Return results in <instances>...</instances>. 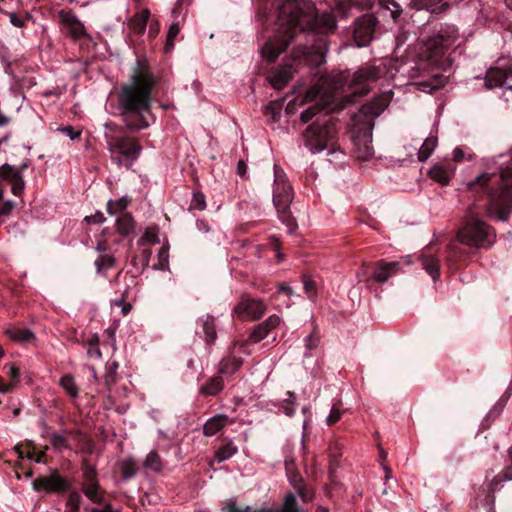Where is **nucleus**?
Returning <instances> with one entry per match:
<instances>
[{
    "label": "nucleus",
    "mask_w": 512,
    "mask_h": 512,
    "mask_svg": "<svg viewBox=\"0 0 512 512\" xmlns=\"http://www.w3.org/2000/svg\"><path fill=\"white\" fill-rule=\"evenodd\" d=\"M264 17L265 22L272 25V35L261 49L267 61L274 62L298 32L305 33L306 39V44L293 50L292 64L269 76L273 88L280 90L285 87L301 64L318 68L326 62L328 35L337 28L332 14H319L310 0H274Z\"/></svg>",
    "instance_id": "nucleus-1"
},
{
    "label": "nucleus",
    "mask_w": 512,
    "mask_h": 512,
    "mask_svg": "<svg viewBox=\"0 0 512 512\" xmlns=\"http://www.w3.org/2000/svg\"><path fill=\"white\" fill-rule=\"evenodd\" d=\"M160 80L147 59L138 58L128 81L121 84L116 92L114 114L121 117L131 133L150 126L148 116H152V96Z\"/></svg>",
    "instance_id": "nucleus-2"
},
{
    "label": "nucleus",
    "mask_w": 512,
    "mask_h": 512,
    "mask_svg": "<svg viewBox=\"0 0 512 512\" xmlns=\"http://www.w3.org/2000/svg\"><path fill=\"white\" fill-rule=\"evenodd\" d=\"M467 192L474 207H494L499 219L507 221L512 210V168H505L500 174H481L467 184Z\"/></svg>",
    "instance_id": "nucleus-3"
},
{
    "label": "nucleus",
    "mask_w": 512,
    "mask_h": 512,
    "mask_svg": "<svg viewBox=\"0 0 512 512\" xmlns=\"http://www.w3.org/2000/svg\"><path fill=\"white\" fill-rule=\"evenodd\" d=\"M323 109L324 107L315 104L300 115V120L303 123H308L317 116L302 132L303 144L313 154L325 149H334L338 142L337 120L328 117L327 114L320 115Z\"/></svg>",
    "instance_id": "nucleus-4"
},
{
    "label": "nucleus",
    "mask_w": 512,
    "mask_h": 512,
    "mask_svg": "<svg viewBox=\"0 0 512 512\" xmlns=\"http://www.w3.org/2000/svg\"><path fill=\"white\" fill-rule=\"evenodd\" d=\"M105 128L107 131L104 137L113 162L130 168L142 152L140 142L128 134L131 131L126 125L119 126L110 122L105 124Z\"/></svg>",
    "instance_id": "nucleus-5"
},
{
    "label": "nucleus",
    "mask_w": 512,
    "mask_h": 512,
    "mask_svg": "<svg viewBox=\"0 0 512 512\" xmlns=\"http://www.w3.org/2000/svg\"><path fill=\"white\" fill-rule=\"evenodd\" d=\"M473 208H469V217L462 228L457 233L458 240L461 244L475 248H489L496 239V233L493 227L487 223L477 219L474 214L477 212Z\"/></svg>",
    "instance_id": "nucleus-6"
},
{
    "label": "nucleus",
    "mask_w": 512,
    "mask_h": 512,
    "mask_svg": "<svg viewBox=\"0 0 512 512\" xmlns=\"http://www.w3.org/2000/svg\"><path fill=\"white\" fill-rule=\"evenodd\" d=\"M458 38V29L455 25H441L440 29L425 43V55L432 64H440L446 50Z\"/></svg>",
    "instance_id": "nucleus-7"
},
{
    "label": "nucleus",
    "mask_w": 512,
    "mask_h": 512,
    "mask_svg": "<svg viewBox=\"0 0 512 512\" xmlns=\"http://www.w3.org/2000/svg\"><path fill=\"white\" fill-rule=\"evenodd\" d=\"M292 200L293 189L290 184L273 186V204L280 220L287 226L290 233H293L298 227L297 221L290 210Z\"/></svg>",
    "instance_id": "nucleus-8"
},
{
    "label": "nucleus",
    "mask_w": 512,
    "mask_h": 512,
    "mask_svg": "<svg viewBox=\"0 0 512 512\" xmlns=\"http://www.w3.org/2000/svg\"><path fill=\"white\" fill-rule=\"evenodd\" d=\"M400 270L398 261L387 262L386 260H378L374 263L364 265L362 270L358 272L361 281L368 282L370 280L384 284L389 278L396 275Z\"/></svg>",
    "instance_id": "nucleus-9"
},
{
    "label": "nucleus",
    "mask_w": 512,
    "mask_h": 512,
    "mask_svg": "<svg viewBox=\"0 0 512 512\" xmlns=\"http://www.w3.org/2000/svg\"><path fill=\"white\" fill-rule=\"evenodd\" d=\"M379 21L373 14H365L355 21L354 40L359 47H365L374 39Z\"/></svg>",
    "instance_id": "nucleus-10"
},
{
    "label": "nucleus",
    "mask_w": 512,
    "mask_h": 512,
    "mask_svg": "<svg viewBox=\"0 0 512 512\" xmlns=\"http://www.w3.org/2000/svg\"><path fill=\"white\" fill-rule=\"evenodd\" d=\"M385 74L384 68L375 65H365L360 67L352 76L351 84L354 93L365 95L368 93V82L376 81Z\"/></svg>",
    "instance_id": "nucleus-11"
},
{
    "label": "nucleus",
    "mask_w": 512,
    "mask_h": 512,
    "mask_svg": "<svg viewBox=\"0 0 512 512\" xmlns=\"http://www.w3.org/2000/svg\"><path fill=\"white\" fill-rule=\"evenodd\" d=\"M265 304L258 299L242 296L241 300L234 307L233 313L241 320H258L265 313Z\"/></svg>",
    "instance_id": "nucleus-12"
},
{
    "label": "nucleus",
    "mask_w": 512,
    "mask_h": 512,
    "mask_svg": "<svg viewBox=\"0 0 512 512\" xmlns=\"http://www.w3.org/2000/svg\"><path fill=\"white\" fill-rule=\"evenodd\" d=\"M33 488L36 491L44 490L48 493L51 492H64L68 489L69 484L65 478H63L58 471H54L49 476H40L33 481Z\"/></svg>",
    "instance_id": "nucleus-13"
},
{
    "label": "nucleus",
    "mask_w": 512,
    "mask_h": 512,
    "mask_svg": "<svg viewBox=\"0 0 512 512\" xmlns=\"http://www.w3.org/2000/svg\"><path fill=\"white\" fill-rule=\"evenodd\" d=\"M0 178L11 184V192L13 195L20 196L22 194L25 182L19 169L7 163L3 164L0 167Z\"/></svg>",
    "instance_id": "nucleus-14"
},
{
    "label": "nucleus",
    "mask_w": 512,
    "mask_h": 512,
    "mask_svg": "<svg viewBox=\"0 0 512 512\" xmlns=\"http://www.w3.org/2000/svg\"><path fill=\"white\" fill-rule=\"evenodd\" d=\"M456 170L452 160L435 163L428 171V176L442 186L449 184Z\"/></svg>",
    "instance_id": "nucleus-15"
},
{
    "label": "nucleus",
    "mask_w": 512,
    "mask_h": 512,
    "mask_svg": "<svg viewBox=\"0 0 512 512\" xmlns=\"http://www.w3.org/2000/svg\"><path fill=\"white\" fill-rule=\"evenodd\" d=\"M419 260L423 269L434 281L440 278V259L435 255L433 246L424 248L419 256Z\"/></svg>",
    "instance_id": "nucleus-16"
},
{
    "label": "nucleus",
    "mask_w": 512,
    "mask_h": 512,
    "mask_svg": "<svg viewBox=\"0 0 512 512\" xmlns=\"http://www.w3.org/2000/svg\"><path fill=\"white\" fill-rule=\"evenodd\" d=\"M392 94V91H390L375 97L373 100L362 106V113L372 118L378 117L390 104Z\"/></svg>",
    "instance_id": "nucleus-17"
},
{
    "label": "nucleus",
    "mask_w": 512,
    "mask_h": 512,
    "mask_svg": "<svg viewBox=\"0 0 512 512\" xmlns=\"http://www.w3.org/2000/svg\"><path fill=\"white\" fill-rule=\"evenodd\" d=\"M280 323V317L277 315H271L264 322L256 325L252 332L250 333L246 342L248 343H258L263 340L269 332L277 327Z\"/></svg>",
    "instance_id": "nucleus-18"
},
{
    "label": "nucleus",
    "mask_w": 512,
    "mask_h": 512,
    "mask_svg": "<svg viewBox=\"0 0 512 512\" xmlns=\"http://www.w3.org/2000/svg\"><path fill=\"white\" fill-rule=\"evenodd\" d=\"M59 18L68 27L69 34L73 38L79 39L86 35L84 25L72 11L61 10Z\"/></svg>",
    "instance_id": "nucleus-19"
},
{
    "label": "nucleus",
    "mask_w": 512,
    "mask_h": 512,
    "mask_svg": "<svg viewBox=\"0 0 512 512\" xmlns=\"http://www.w3.org/2000/svg\"><path fill=\"white\" fill-rule=\"evenodd\" d=\"M508 74L505 70L495 67L490 68L486 72L484 86L487 89L503 87L506 84Z\"/></svg>",
    "instance_id": "nucleus-20"
},
{
    "label": "nucleus",
    "mask_w": 512,
    "mask_h": 512,
    "mask_svg": "<svg viewBox=\"0 0 512 512\" xmlns=\"http://www.w3.org/2000/svg\"><path fill=\"white\" fill-rule=\"evenodd\" d=\"M215 321V317L211 315L201 317L197 321V323L202 327L204 340L208 345L214 344L215 340L217 339Z\"/></svg>",
    "instance_id": "nucleus-21"
},
{
    "label": "nucleus",
    "mask_w": 512,
    "mask_h": 512,
    "mask_svg": "<svg viewBox=\"0 0 512 512\" xmlns=\"http://www.w3.org/2000/svg\"><path fill=\"white\" fill-rule=\"evenodd\" d=\"M229 422L228 416L224 414H218L206 421L203 426V434L207 437L214 436L222 428H224Z\"/></svg>",
    "instance_id": "nucleus-22"
},
{
    "label": "nucleus",
    "mask_w": 512,
    "mask_h": 512,
    "mask_svg": "<svg viewBox=\"0 0 512 512\" xmlns=\"http://www.w3.org/2000/svg\"><path fill=\"white\" fill-rule=\"evenodd\" d=\"M5 334L13 341L26 344L35 341V334L28 328L10 327L5 330Z\"/></svg>",
    "instance_id": "nucleus-23"
},
{
    "label": "nucleus",
    "mask_w": 512,
    "mask_h": 512,
    "mask_svg": "<svg viewBox=\"0 0 512 512\" xmlns=\"http://www.w3.org/2000/svg\"><path fill=\"white\" fill-rule=\"evenodd\" d=\"M469 256L467 249L461 247L458 244H450L447 249L446 261L450 267L464 261Z\"/></svg>",
    "instance_id": "nucleus-24"
},
{
    "label": "nucleus",
    "mask_w": 512,
    "mask_h": 512,
    "mask_svg": "<svg viewBox=\"0 0 512 512\" xmlns=\"http://www.w3.org/2000/svg\"><path fill=\"white\" fill-rule=\"evenodd\" d=\"M117 232L125 237L135 230V221L130 213H124L116 219L115 222Z\"/></svg>",
    "instance_id": "nucleus-25"
},
{
    "label": "nucleus",
    "mask_w": 512,
    "mask_h": 512,
    "mask_svg": "<svg viewBox=\"0 0 512 512\" xmlns=\"http://www.w3.org/2000/svg\"><path fill=\"white\" fill-rule=\"evenodd\" d=\"M150 12L148 10H142L140 13L134 15L128 23L130 30L135 34L141 35L145 32L147 22L149 20Z\"/></svg>",
    "instance_id": "nucleus-26"
},
{
    "label": "nucleus",
    "mask_w": 512,
    "mask_h": 512,
    "mask_svg": "<svg viewBox=\"0 0 512 512\" xmlns=\"http://www.w3.org/2000/svg\"><path fill=\"white\" fill-rule=\"evenodd\" d=\"M413 2L417 8L426 9L434 14H439L449 7L445 0H413Z\"/></svg>",
    "instance_id": "nucleus-27"
},
{
    "label": "nucleus",
    "mask_w": 512,
    "mask_h": 512,
    "mask_svg": "<svg viewBox=\"0 0 512 512\" xmlns=\"http://www.w3.org/2000/svg\"><path fill=\"white\" fill-rule=\"evenodd\" d=\"M224 387V382L221 376H214L207 380L200 388V393L205 396H215Z\"/></svg>",
    "instance_id": "nucleus-28"
},
{
    "label": "nucleus",
    "mask_w": 512,
    "mask_h": 512,
    "mask_svg": "<svg viewBox=\"0 0 512 512\" xmlns=\"http://www.w3.org/2000/svg\"><path fill=\"white\" fill-rule=\"evenodd\" d=\"M243 361L240 358L226 357L219 364V371L224 375H233L242 366Z\"/></svg>",
    "instance_id": "nucleus-29"
},
{
    "label": "nucleus",
    "mask_w": 512,
    "mask_h": 512,
    "mask_svg": "<svg viewBox=\"0 0 512 512\" xmlns=\"http://www.w3.org/2000/svg\"><path fill=\"white\" fill-rule=\"evenodd\" d=\"M437 143L438 138L436 135L431 134L427 137L418 151V160L420 162H425L435 150Z\"/></svg>",
    "instance_id": "nucleus-30"
},
{
    "label": "nucleus",
    "mask_w": 512,
    "mask_h": 512,
    "mask_svg": "<svg viewBox=\"0 0 512 512\" xmlns=\"http://www.w3.org/2000/svg\"><path fill=\"white\" fill-rule=\"evenodd\" d=\"M100 485L98 482L86 483L83 486V493L85 496L90 499L93 503L96 504H104V495L103 492L99 491Z\"/></svg>",
    "instance_id": "nucleus-31"
},
{
    "label": "nucleus",
    "mask_w": 512,
    "mask_h": 512,
    "mask_svg": "<svg viewBox=\"0 0 512 512\" xmlns=\"http://www.w3.org/2000/svg\"><path fill=\"white\" fill-rule=\"evenodd\" d=\"M238 452V447L234 445L232 441H228L227 443L221 445L215 451V459L220 463L225 460L230 459Z\"/></svg>",
    "instance_id": "nucleus-32"
},
{
    "label": "nucleus",
    "mask_w": 512,
    "mask_h": 512,
    "mask_svg": "<svg viewBox=\"0 0 512 512\" xmlns=\"http://www.w3.org/2000/svg\"><path fill=\"white\" fill-rule=\"evenodd\" d=\"M59 384L69 397H78L79 387L77 386L75 379L71 374L63 375L60 378Z\"/></svg>",
    "instance_id": "nucleus-33"
},
{
    "label": "nucleus",
    "mask_w": 512,
    "mask_h": 512,
    "mask_svg": "<svg viewBox=\"0 0 512 512\" xmlns=\"http://www.w3.org/2000/svg\"><path fill=\"white\" fill-rule=\"evenodd\" d=\"M508 476L509 475L506 469H504L502 472L496 475L488 484V492L490 494H494L496 491L500 490L503 487V482L512 480Z\"/></svg>",
    "instance_id": "nucleus-34"
},
{
    "label": "nucleus",
    "mask_w": 512,
    "mask_h": 512,
    "mask_svg": "<svg viewBox=\"0 0 512 512\" xmlns=\"http://www.w3.org/2000/svg\"><path fill=\"white\" fill-rule=\"evenodd\" d=\"M129 204V199L127 197H122L116 201H108L107 203V212L110 215L118 214L124 211Z\"/></svg>",
    "instance_id": "nucleus-35"
},
{
    "label": "nucleus",
    "mask_w": 512,
    "mask_h": 512,
    "mask_svg": "<svg viewBox=\"0 0 512 512\" xmlns=\"http://www.w3.org/2000/svg\"><path fill=\"white\" fill-rule=\"evenodd\" d=\"M81 469L83 472V478L86 481V483L98 482L96 479V476H97L96 468L90 464L88 459L82 460Z\"/></svg>",
    "instance_id": "nucleus-36"
},
{
    "label": "nucleus",
    "mask_w": 512,
    "mask_h": 512,
    "mask_svg": "<svg viewBox=\"0 0 512 512\" xmlns=\"http://www.w3.org/2000/svg\"><path fill=\"white\" fill-rule=\"evenodd\" d=\"M261 512H299L297 499L293 493H289L284 500L283 508L280 510L261 511Z\"/></svg>",
    "instance_id": "nucleus-37"
},
{
    "label": "nucleus",
    "mask_w": 512,
    "mask_h": 512,
    "mask_svg": "<svg viewBox=\"0 0 512 512\" xmlns=\"http://www.w3.org/2000/svg\"><path fill=\"white\" fill-rule=\"evenodd\" d=\"M81 502V494L77 491H72L67 498L65 512H78Z\"/></svg>",
    "instance_id": "nucleus-38"
},
{
    "label": "nucleus",
    "mask_w": 512,
    "mask_h": 512,
    "mask_svg": "<svg viewBox=\"0 0 512 512\" xmlns=\"http://www.w3.org/2000/svg\"><path fill=\"white\" fill-rule=\"evenodd\" d=\"M180 32V27L178 23H172L167 32L166 42L164 46V51L166 53L170 52L174 48V40Z\"/></svg>",
    "instance_id": "nucleus-39"
},
{
    "label": "nucleus",
    "mask_w": 512,
    "mask_h": 512,
    "mask_svg": "<svg viewBox=\"0 0 512 512\" xmlns=\"http://www.w3.org/2000/svg\"><path fill=\"white\" fill-rule=\"evenodd\" d=\"M282 102L270 101L264 109V114L270 116L273 121H277L281 117Z\"/></svg>",
    "instance_id": "nucleus-40"
},
{
    "label": "nucleus",
    "mask_w": 512,
    "mask_h": 512,
    "mask_svg": "<svg viewBox=\"0 0 512 512\" xmlns=\"http://www.w3.org/2000/svg\"><path fill=\"white\" fill-rule=\"evenodd\" d=\"M115 258L111 255L103 254L100 255L95 260V266L97 268V272H102L103 270H108L115 265Z\"/></svg>",
    "instance_id": "nucleus-41"
},
{
    "label": "nucleus",
    "mask_w": 512,
    "mask_h": 512,
    "mask_svg": "<svg viewBox=\"0 0 512 512\" xmlns=\"http://www.w3.org/2000/svg\"><path fill=\"white\" fill-rule=\"evenodd\" d=\"M144 466L155 472L160 471L162 463L159 454L156 451H151L145 459Z\"/></svg>",
    "instance_id": "nucleus-42"
},
{
    "label": "nucleus",
    "mask_w": 512,
    "mask_h": 512,
    "mask_svg": "<svg viewBox=\"0 0 512 512\" xmlns=\"http://www.w3.org/2000/svg\"><path fill=\"white\" fill-rule=\"evenodd\" d=\"M286 395L288 396V398H286L282 401L281 408H282L283 412L285 413V415L291 417L295 413V407H296L295 394L291 391H287Z\"/></svg>",
    "instance_id": "nucleus-43"
},
{
    "label": "nucleus",
    "mask_w": 512,
    "mask_h": 512,
    "mask_svg": "<svg viewBox=\"0 0 512 512\" xmlns=\"http://www.w3.org/2000/svg\"><path fill=\"white\" fill-rule=\"evenodd\" d=\"M49 441L51 445L57 450L71 449V445L69 444L67 438L58 433H51L49 435Z\"/></svg>",
    "instance_id": "nucleus-44"
},
{
    "label": "nucleus",
    "mask_w": 512,
    "mask_h": 512,
    "mask_svg": "<svg viewBox=\"0 0 512 512\" xmlns=\"http://www.w3.org/2000/svg\"><path fill=\"white\" fill-rule=\"evenodd\" d=\"M380 5L389 10L391 17L396 21L402 13L400 5L395 0H380Z\"/></svg>",
    "instance_id": "nucleus-45"
},
{
    "label": "nucleus",
    "mask_w": 512,
    "mask_h": 512,
    "mask_svg": "<svg viewBox=\"0 0 512 512\" xmlns=\"http://www.w3.org/2000/svg\"><path fill=\"white\" fill-rule=\"evenodd\" d=\"M510 395L511 390L508 388L507 391L500 397V399L494 405V407L490 410L489 417H496L502 412L504 406L506 405L508 399L510 398Z\"/></svg>",
    "instance_id": "nucleus-46"
},
{
    "label": "nucleus",
    "mask_w": 512,
    "mask_h": 512,
    "mask_svg": "<svg viewBox=\"0 0 512 512\" xmlns=\"http://www.w3.org/2000/svg\"><path fill=\"white\" fill-rule=\"evenodd\" d=\"M151 254L152 252L150 249H143L139 256H134L132 258L131 264L134 267H137L138 263L140 262L143 271L149 265Z\"/></svg>",
    "instance_id": "nucleus-47"
},
{
    "label": "nucleus",
    "mask_w": 512,
    "mask_h": 512,
    "mask_svg": "<svg viewBox=\"0 0 512 512\" xmlns=\"http://www.w3.org/2000/svg\"><path fill=\"white\" fill-rule=\"evenodd\" d=\"M119 365L116 361L109 362L106 365L105 383L107 386L112 385L116 381V372Z\"/></svg>",
    "instance_id": "nucleus-48"
},
{
    "label": "nucleus",
    "mask_w": 512,
    "mask_h": 512,
    "mask_svg": "<svg viewBox=\"0 0 512 512\" xmlns=\"http://www.w3.org/2000/svg\"><path fill=\"white\" fill-rule=\"evenodd\" d=\"M7 15L9 16L11 24L18 28L25 27L26 22L32 18L29 13H26L24 16H20L14 12H9Z\"/></svg>",
    "instance_id": "nucleus-49"
},
{
    "label": "nucleus",
    "mask_w": 512,
    "mask_h": 512,
    "mask_svg": "<svg viewBox=\"0 0 512 512\" xmlns=\"http://www.w3.org/2000/svg\"><path fill=\"white\" fill-rule=\"evenodd\" d=\"M27 459L35 461L36 463L44 462L46 456L45 451H37L33 443L28 444Z\"/></svg>",
    "instance_id": "nucleus-50"
},
{
    "label": "nucleus",
    "mask_w": 512,
    "mask_h": 512,
    "mask_svg": "<svg viewBox=\"0 0 512 512\" xmlns=\"http://www.w3.org/2000/svg\"><path fill=\"white\" fill-rule=\"evenodd\" d=\"M136 471V464L133 461L128 460L123 462L121 466V473L124 479L132 478L133 476H135Z\"/></svg>",
    "instance_id": "nucleus-51"
},
{
    "label": "nucleus",
    "mask_w": 512,
    "mask_h": 512,
    "mask_svg": "<svg viewBox=\"0 0 512 512\" xmlns=\"http://www.w3.org/2000/svg\"><path fill=\"white\" fill-rule=\"evenodd\" d=\"M303 284H304V290H305L306 294L308 295V298L310 300H313L316 297V294H317L315 281H313L308 276H304L303 277Z\"/></svg>",
    "instance_id": "nucleus-52"
},
{
    "label": "nucleus",
    "mask_w": 512,
    "mask_h": 512,
    "mask_svg": "<svg viewBox=\"0 0 512 512\" xmlns=\"http://www.w3.org/2000/svg\"><path fill=\"white\" fill-rule=\"evenodd\" d=\"M342 412L340 410L339 404H334L331 408V411L326 419V423L328 426H333L341 419Z\"/></svg>",
    "instance_id": "nucleus-53"
},
{
    "label": "nucleus",
    "mask_w": 512,
    "mask_h": 512,
    "mask_svg": "<svg viewBox=\"0 0 512 512\" xmlns=\"http://www.w3.org/2000/svg\"><path fill=\"white\" fill-rule=\"evenodd\" d=\"M286 174L278 165H274V186L288 185Z\"/></svg>",
    "instance_id": "nucleus-54"
},
{
    "label": "nucleus",
    "mask_w": 512,
    "mask_h": 512,
    "mask_svg": "<svg viewBox=\"0 0 512 512\" xmlns=\"http://www.w3.org/2000/svg\"><path fill=\"white\" fill-rule=\"evenodd\" d=\"M191 207L197 210H204L206 207L205 196L201 192H196L193 195Z\"/></svg>",
    "instance_id": "nucleus-55"
},
{
    "label": "nucleus",
    "mask_w": 512,
    "mask_h": 512,
    "mask_svg": "<svg viewBox=\"0 0 512 512\" xmlns=\"http://www.w3.org/2000/svg\"><path fill=\"white\" fill-rule=\"evenodd\" d=\"M16 207V203L12 200L5 201L0 206V217L11 215L12 211Z\"/></svg>",
    "instance_id": "nucleus-56"
},
{
    "label": "nucleus",
    "mask_w": 512,
    "mask_h": 512,
    "mask_svg": "<svg viewBox=\"0 0 512 512\" xmlns=\"http://www.w3.org/2000/svg\"><path fill=\"white\" fill-rule=\"evenodd\" d=\"M85 221L89 224H100L105 221V217L102 212H96L94 215L86 216Z\"/></svg>",
    "instance_id": "nucleus-57"
},
{
    "label": "nucleus",
    "mask_w": 512,
    "mask_h": 512,
    "mask_svg": "<svg viewBox=\"0 0 512 512\" xmlns=\"http://www.w3.org/2000/svg\"><path fill=\"white\" fill-rule=\"evenodd\" d=\"M295 490L299 494V496L302 498L304 502H308L311 499L310 492L305 488L304 485H295Z\"/></svg>",
    "instance_id": "nucleus-58"
},
{
    "label": "nucleus",
    "mask_w": 512,
    "mask_h": 512,
    "mask_svg": "<svg viewBox=\"0 0 512 512\" xmlns=\"http://www.w3.org/2000/svg\"><path fill=\"white\" fill-rule=\"evenodd\" d=\"M103 505H104L103 509H99V508H96V507H86L85 510L88 511V512H120L118 510H114L110 503H106L104 501Z\"/></svg>",
    "instance_id": "nucleus-59"
},
{
    "label": "nucleus",
    "mask_w": 512,
    "mask_h": 512,
    "mask_svg": "<svg viewBox=\"0 0 512 512\" xmlns=\"http://www.w3.org/2000/svg\"><path fill=\"white\" fill-rule=\"evenodd\" d=\"M31 443L30 441L26 444H18L15 446V451L18 453L19 458L24 459L27 458V451H28V444Z\"/></svg>",
    "instance_id": "nucleus-60"
},
{
    "label": "nucleus",
    "mask_w": 512,
    "mask_h": 512,
    "mask_svg": "<svg viewBox=\"0 0 512 512\" xmlns=\"http://www.w3.org/2000/svg\"><path fill=\"white\" fill-rule=\"evenodd\" d=\"M338 465H339L338 458L336 457V455H332V457L330 459V464H329V476L332 480L334 478V473H335V470L338 467Z\"/></svg>",
    "instance_id": "nucleus-61"
},
{
    "label": "nucleus",
    "mask_w": 512,
    "mask_h": 512,
    "mask_svg": "<svg viewBox=\"0 0 512 512\" xmlns=\"http://www.w3.org/2000/svg\"><path fill=\"white\" fill-rule=\"evenodd\" d=\"M159 264H160V267L163 269L164 268V265H166L168 263V252H167V249H165L164 247H162L159 251Z\"/></svg>",
    "instance_id": "nucleus-62"
},
{
    "label": "nucleus",
    "mask_w": 512,
    "mask_h": 512,
    "mask_svg": "<svg viewBox=\"0 0 512 512\" xmlns=\"http://www.w3.org/2000/svg\"><path fill=\"white\" fill-rule=\"evenodd\" d=\"M63 132H65L71 140H75L81 136V131H75L71 126L65 127Z\"/></svg>",
    "instance_id": "nucleus-63"
},
{
    "label": "nucleus",
    "mask_w": 512,
    "mask_h": 512,
    "mask_svg": "<svg viewBox=\"0 0 512 512\" xmlns=\"http://www.w3.org/2000/svg\"><path fill=\"white\" fill-rule=\"evenodd\" d=\"M318 338L313 334L306 337V346L308 349H314L318 345Z\"/></svg>",
    "instance_id": "nucleus-64"
}]
</instances>
